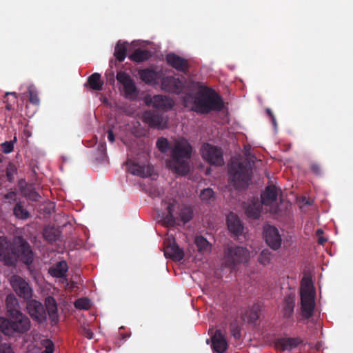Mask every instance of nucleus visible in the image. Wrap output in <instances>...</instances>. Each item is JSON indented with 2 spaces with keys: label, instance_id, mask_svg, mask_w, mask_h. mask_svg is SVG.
I'll use <instances>...</instances> for the list:
<instances>
[{
  "label": "nucleus",
  "instance_id": "5fc2aeb1",
  "mask_svg": "<svg viewBox=\"0 0 353 353\" xmlns=\"http://www.w3.org/2000/svg\"><path fill=\"white\" fill-rule=\"evenodd\" d=\"M39 197H40L39 194L37 192H34L32 193V196H31L30 198L33 201H37Z\"/></svg>",
  "mask_w": 353,
  "mask_h": 353
},
{
  "label": "nucleus",
  "instance_id": "cd10ccee",
  "mask_svg": "<svg viewBox=\"0 0 353 353\" xmlns=\"http://www.w3.org/2000/svg\"><path fill=\"white\" fill-rule=\"evenodd\" d=\"M128 45L126 41H119L115 47L114 55L119 62L123 61L126 57Z\"/></svg>",
  "mask_w": 353,
  "mask_h": 353
},
{
  "label": "nucleus",
  "instance_id": "6e6d98bb",
  "mask_svg": "<svg viewBox=\"0 0 353 353\" xmlns=\"http://www.w3.org/2000/svg\"><path fill=\"white\" fill-rule=\"evenodd\" d=\"M12 95L14 97V99L16 100L17 99V93L16 92H6V94H5V97L8 96V95Z\"/></svg>",
  "mask_w": 353,
  "mask_h": 353
},
{
  "label": "nucleus",
  "instance_id": "c03bdc74",
  "mask_svg": "<svg viewBox=\"0 0 353 353\" xmlns=\"http://www.w3.org/2000/svg\"><path fill=\"white\" fill-rule=\"evenodd\" d=\"M214 196V192L211 188L203 190L200 193V198L202 201H208Z\"/></svg>",
  "mask_w": 353,
  "mask_h": 353
},
{
  "label": "nucleus",
  "instance_id": "7ed1b4c3",
  "mask_svg": "<svg viewBox=\"0 0 353 353\" xmlns=\"http://www.w3.org/2000/svg\"><path fill=\"white\" fill-rule=\"evenodd\" d=\"M224 107L221 97L212 88L201 87L193 97L192 110L199 114L221 111Z\"/></svg>",
  "mask_w": 353,
  "mask_h": 353
},
{
  "label": "nucleus",
  "instance_id": "a211bd4d",
  "mask_svg": "<svg viewBox=\"0 0 353 353\" xmlns=\"http://www.w3.org/2000/svg\"><path fill=\"white\" fill-rule=\"evenodd\" d=\"M165 59L169 65L178 71L185 72L188 69V61L174 53L167 54Z\"/></svg>",
  "mask_w": 353,
  "mask_h": 353
},
{
  "label": "nucleus",
  "instance_id": "37998d69",
  "mask_svg": "<svg viewBox=\"0 0 353 353\" xmlns=\"http://www.w3.org/2000/svg\"><path fill=\"white\" fill-rule=\"evenodd\" d=\"M231 334L234 339H239L241 337V327L236 322H232L230 325Z\"/></svg>",
  "mask_w": 353,
  "mask_h": 353
},
{
  "label": "nucleus",
  "instance_id": "39448f33",
  "mask_svg": "<svg viewBox=\"0 0 353 353\" xmlns=\"http://www.w3.org/2000/svg\"><path fill=\"white\" fill-rule=\"evenodd\" d=\"M252 174L250 163L248 159H232L228 165V175L230 183L236 189H245L252 179Z\"/></svg>",
  "mask_w": 353,
  "mask_h": 353
},
{
  "label": "nucleus",
  "instance_id": "c756f323",
  "mask_svg": "<svg viewBox=\"0 0 353 353\" xmlns=\"http://www.w3.org/2000/svg\"><path fill=\"white\" fill-rule=\"evenodd\" d=\"M174 207L175 202L173 201L169 203L166 208L167 214L163 218V221L168 226H174L176 224V218L174 216Z\"/></svg>",
  "mask_w": 353,
  "mask_h": 353
},
{
  "label": "nucleus",
  "instance_id": "7c9ffc66",
  "mask_svg": "<svg viewBox=\"0 0 353 353\" xmlns=\"http://www.w3.org/2000/svg\"><path fill=\"white\" fill-rule=\"evenodd\" d=\"M194 242L199 252L203 254L210 252L211 244L203 236H196Z\"/></svg>",
  "mask_w": 353,
  "mask_h": 353
},
{
  "label": "nucleus",
  "instance_id": "de8ad7c7",
  "mask_svg": "<svg viewBox=\"0 0 353 353\" xmlns=\"http://www.w3.org/2000/svg\"><path fill=\"white\" fill-rule=\"evenodd\" d=\"M0 353H14L11 344L9 343H4L3 345L0 347Z\"/></svg>",
  "mask_w": 353,
  "mask_h": 353
},
{
  "label": "nucleus",
  "instance_id": "f257e3e1",
  "mask_svg": "<svg viewBox=\"0 0 353 353\" xmlns=\"http://www.w3.org/2000/svg\"><path fill=\"white\" fill-rule=\"evenodd\" d=\"M20 260L27 265L32 263L34 253L29 243L22 236H17L12 242L6 236H0V261L6 266H15Z\"/></svg>",
  "mask_w": 353,
  "mask_h": 353
},
{
  "label": "nucleus",
  "instance_id": "09e8293b",
  "mask_svg": "<svg viewBox=\"0 0 353 353\" xmlns=\"http://www.w3.org/2000/svg\"><path fill=\"white\" fill-rule=\"evenodd\" d=\"M4 199L10 202L15 201L17 200V192L15 191H10L4 195Z\"/></svg>",
  "mask_w": 353,
  "mask_h": 353
},
{
  "label": "nucleus",
  "instance_id": "8fccbe9b",
  "mask_svg": "<svg viewBox=\"0 0 353 353\" xmlns=\"http://www.w3.org/2000/svg\"><path fill=\"white\" fill-rule=\"evenodd\" d=\"M82 334L88 339H92L94 337V333L90 328L83 327L82 330Z\"/></svg>",
  "mask_w": 353,
  "mask_h": 353
},
{
  "label": "nucleus",
  "instance_id": "1a4fd4ad",
  "mask_svg": "<svg viewBox=\"0 0 353 353\" xmlns=\"http://www.w3.org/2000/svg\"><path fill=\"white\" fill-rule=\"evenodd\" d=\"M307 287L301 292V312L304 319H309L313 316L315 307L314 294L309 289V285Z\"/></svg>",
  "mask_w": 353,
  "mask_h": 353
},
{
  "label": "nucleus",
  "instance_id": "0eeeda50",
  "mask_svg": "<svg viewBox=\"0 0 353 353\" xmlns=\"http://www.w3.org/2000/svg\"><path fill=\"white\" fill-rule=\"evenodd\" d=\"M250 257L249 250L241 246H231L225 251L226 266L234 268L237 264L246 262Z\"/></svg>",
  "mask_w": 353,
  "mask_h": 353
},
{
  "label": "nucleus",
  "instance_id": "603ef678",
  "mask_svg": "<svg viewBox=\"0 0 353 353\" xmlns=\"http://www.w3.org/2000/svg\"><path fill=\"white\" fill-rule=\"evenodd\" d=\"M266 112L268 113V114L270 117L271 121H272L273 125L274 126V128H276L277 123H276V118H275L273 112H272V110L270 108H268L266 110Z\"/></svg>",
  "mask_w": 353,
  "mask_h": 353
},
{
  "label": "nucleus",
  "instance_id": "ea45409f",
  "mask_svg": "<svg viewBox=\"0 0 353 353\" xmlns=\"http://www.w3.org/2000/svg\"><path fill=\"white\" fill-rule=\"evenodd\" d=\"M260 306L259 304H254L250 310L249 319L250 322H255L260 315Z\"/></svg>",
  "mask_w": 353,
  "mask_h": 353
},
{
  "label": "nucleus",
  "instance_id": "49530a36",
  "mask_svg": "<svg viewBox=\"0 0 353 353\" xmlns=\"http://www.w3.org/2000/svg\"><path fill=\"white\" fill-rule=\"evenodd\" d=\"M311 171L316 175H321L322 172L321 165L315 162H313L310 164Z\"/></svg>",
  "mask_w": 353,
  "mask_h": 353
},
{
  "label": "nucleus",
  "instance_id": "4c0bfd02",
  "mask_svg": "<svg viewBox=\"0 0 353 353\" xmlns=\"http://www.w3.org/2000/svg\"><path fill=\"white\" fill-rule=\"evenodd\" d=\"M90 305V301L88 298H80L74 302V307L79 310H88Z\"/></svg>",
  "mask_w": 353,
  "mask_h": 353
},
{
  "label": "nucleus",
  "instance_id": "2f4dec72",
  "mask_svg": "<svg viewBox=\"0 0 353 353\" xmlns=\"http://www.w3.org/2000/svg\"><path fill=\"white\" fill-rule=\"evenodd\" d=\"M14 215L20 219H27L30 217L29 212L24 208L23 203L19 201L16 203L13 209Z\"/></svg>",
  "mask_w": 353,
  "mask_h": 353
},
{
  "label": "nucleus",
  "instance_id": "6e6552de",
  "mask_svg": "<svg viewBox=\"0 0 353 353\" xmlns=\"http://www.w3.org/2000/svg\"><path fill=\"white\" fill-rule=\"evenodd\" d=\"M202 158L211 165L221 166L223 165L224 160L221 148L210 143H203L201 148Z\"/></svg>",
  "mask_w": 353,
  "mask_h": 353
},
{
  "label": "nucleus",
  "instance_id": "9d476101",
  "mask_svg": "<svg viewBox=\"0 0 353 353\" xmlns=\"http://www.w3.org/2000/svg\"><path fill=\"white\" fill-rule=\"evenodd\" d=\"M143 121L150 128L165 129L168 125V118L157 110H146L142 117Z\"/></svg>",
  "mask_w": 353,
  "mask_h": 353
},
{
  "label": "nucleus",
  "instance_id": "f8f14e48",
  "mask_svg": "<svg viewBox=\"0 0 353 353\" xmlns=\"http://www.w3.org/2000/svg\"><path fill=\"white\" fill-rule=\"evenodd\" d=\"M164 254L166 258L179 261L184 256L183 250L176 244L174 237H168L164 241Z\"/></svg>",
  "mask_w": 353,
  "mask_h": 353
},
{
  "label": "nucleus",
  "instance_id": "13d9d810",
  "mask_svg": "<svg viewBox=\"0 0 353 353\" xmlns=\"http://www.w3.org/2000/svg\"><path fill=\"white\" fill-rule=\"evenodd\" d=\"M6 108L7 110H11L12 109V105L10 103H7V104L6 105Z\"/></svg>",
  "mask_w": 353,
  "mask_h": 353
},
{
  "label": "nucleus",
  "instance_id": "864d4df0",
  "mask_svg": "<svg viewBox=\"0 0 353 353\" xmlns=\"http://www.w3.org/2000/svg\"><path fill=\"white\" fill-rule=\"evenodd\" d=\"M108 139L111 143H113L114 141V134L113 130L111 129H109L108 130Z\"/></svg>",
  "mask_w": 353,
  "mask_h": 353
},
{
  "label": "nucleus",
  "instance_id": "4468645a",
  "mask_svg": "<svg viewBox=\"0 0 353 353\" xmlns=\"http://www.w3.org/2000/svg\"><path fill=\"white\" fill-rule=\"evenodd\" d=\"M303 343V340L299 337H290V336H284L279 338L276 343L275 346L277 350L279 351L285 352H290L294 349L298 347L300 345Z\"/></svg>",
  "mask_w": 353,
  "mask_h": 353
},
{
  "label": "nucleus",
  "instance_id": "3c124183",
  "mask_svg": "<svg viewBox=\"0 0 353 353\" xmlns=\"http://www.w3.org/2000/svg\"><path fill=\"white\" fill-rule=\"evenodd\" d=\"M54 352V344L52 341H48L46 345L45 350L41 353H53Z\"/></svg>",
  "mask_w": 353,
  "mask_h": 353
},
{
  "label": "nucleus",
  "instance_id": "a878e982",
  "mask_svg": "<svg viewBox=\"0 0 353 353\" xmlns=\"http://www.w3.org/2000/svg\"><path fill=\"white\" fill-rule=\"evenodd\" d=\"M295 306V299L294 296L289 295L285 298L283 314V317L285 319H290L294 312V308Z\"/></svg>",
  "mask_w": 353,
  "mask_h": 353
},
{
  "label": "nucleus",
  "instance_id": "9b49d317",
  "mask_svg": "<svg viewBox=\"0 0 353 353\" xmlns=\"http://www.w3.org/2000/svg\"><path fill=\"white\" fill-rule=\"evenodd\" d=\"M11 285L20 297H22L26 301L32 299V289L29 283L22 277L18 275H14L10 279Z\"/></svg>",
  "mask_w": 353,
  "mask_h": 353
},
{
  "label": "nucleus",
  "instance_id": "f704fd0d",
  "mask_svg": "<svg viewBox=\"0 0 353 353\" xmlns=\"http://www.w3.org/2000/svg\"><path fill=\"white\" fill-rule=\"evenodd\" d=\"M28 90L29 94V101L34 105H39L40 100L35 86L30 85L28 86Z\"/></svg>",
  "mask_w": 353,
  "mask_h": 353
},
{
  "label": "nucleus",
  "instance_id": "e433bc0d",
  "mask_svg": "<svg viewBox=\"0 0 353 353\" xmlns=\"http://www.w3.org/2000/svg\"><path fill=\"white\" fill-rule=\"evenodd\" d=\"M17 137L14 136V139L10 141H5L1 144V148L4 154H9L14 150V145L17 142Z\"/></svg>",
  "mask_w": 353,
  "mask_h": 353
},
{
  "label": "nucleus",
  "instance_id": "72a5a7b5",
  "mask_svg": "<svg viewBox=\"0 0 353 353\" xmlns=\"http://www.w3.org/2000/svg\"><path fill=\"white\" fill-rule=\"evenodd\" d=\"M125 97L131 98L137 94V89L133 80L123 85Z\"/></svg>",
  "mask_w": 353,
  "mask_h": 353
},
{
  "label": "nucleus",
  "instance_id": "412c9836",
  "mask_svg": "<svg viewBox=\"0 0 353 353\" xmlns=\"http://www.w3.org/2000/svg\"><path fill=\"white\" fill-rule=\"evenodd\" d=\"M278 196L277 188L275 185H269L266 187L264 192L261 194V204L270 205L276 201Z\"/></svg>",
  "mask_w": 353,
  "mask_h": 353
},
{
  "label": "nucleus",
  "instance_id": "79ce46f5",
  "mask_svg": "<svg viewBox=\"0 0 353 353\" xmlns=\"http://www.w3.org/2000/svg\"><path fill=\"white\" fill-rule=\"evenodd\" d=\"M271 252L269 250H263L259 256L260 263L266 265L270 262Z\"/></svg>",
  "mask_w": 353,
  "mask_h": 353
},
{
  "label": "nucleus",
  "instance_id": "a18cd8bd",
  "mask_svg": "<svg viewBox=\"0 0 353 353\" xmlns=\"http://www.w3.org/2000/svg\"><path fill=\"white\" fill-rule=\"evenodd\" d=\"M16 168L14 165L10 164L6 170V175L8 181L12 182L14 179V174Z\"/></svg>",
  "mask_w": 353,
  "mask_h": 353
},
{
  "label": "nucleus",
  "instance_id": "423d86ee",
  "mask_svg": "<svg viewBox=\"0 0 353 353\" xmlns=\"http://www.w3.org/2000/svg\"><path fill=\"white\" fill-rule=\"evenodd\" d=\"M8 317L0 318V329L3 334L13 336L16 334L26 333L30 329V321L23 313Z\"/></svg>",
  "mask_w": 353,
  "mask_h": 353
},
{
  "label": "nucleus",
  "instance_id": "c9c22d12",
  "mask_svg": "<svg viewBox=\"0 0 353 353\" xmlns=\"http://www.w3.org/2000/svg\"><path fill=\"white\" fill-rule=\"evenodd\" d=\"M179 216L181 221L185 224L192 219V210L188 207L183 208L180 211Z\"/></svg>",
  "mask_w": 353,
  "mask_h": 353
},
{
  "label": "nucleus",
  "instance_id": "473e14b6",
  "mask_svg": "<svg viewBox=\"0 0 353 353\" xmlns=\"http://www.w3.org/2000/svg\"><path fill=\"white\" fill-rule=\"evenodd\" d=\"M140 79L145 83H151L156 79V72L151 69H143L139 71Z\"/></svg>",
  "mask_w": 353,
  "mask_h": 353
},
{
  "label": "nucleus",
  "instance_id": "bf43d9fd",
  "mask_svg": "<svg viewBox=\"0 0 353 353\" xmlns=\"http://www.w3.org/2000/svg\"><path fill=\"white\" fill-rule=\"evenodd\" d=\"M189 97H192V96L190 94H187L185 97H184V102L185 103H187L188 102V99Z\"/></svg>",
  "mask_w": 353,
  "mask_h": 353
},
{
  "label": "nucleus",
  "instance_id": "f3484780",
  "mask_svg": "<svg viewBox=\"0 0 353 353\" xmlns=\"http://www.w3.org/2000/svg\"><path fill=\"white\" fill-rule=\"evenodd\" d=\"M227 224L230 232L236 236L243 233L244 227L239 217L233 212H230L227 217Z\"/></svg>",
  "mask_w": 353,
  "mask_h": 353
},
{
  "label": "nucleus",
  "instance_id": "6ab92c4d",
  "mask_svg": "<svg viewBox=\"0 0 353 353\" xmlns=\"http://www.w3.org/2000/svg\"><path fill=\"white\" fill-rule=\"evenodd\" d=\"M148 103L155 108L162 110L170 109L173 106V101L169 97L161 94L153 96L150 101H148Z\"/></svg>",
  "mask_w": 353,
  "mask_h": 353
},
{
  "label": "nucleus",
  "instance_id": "c85d7f7f",
  "mask_svg": "<svg viewBox=\"0 0 353 353\" xmlns=\"http://www.w3.org/2000/svg\"><path fill=\"white\" fill-rule=\"evenodd\" d=\"M59 236V231L54 227H46L43 229V236L50 243L54 242Z\"/></svg>",
  "mask_w": 353,
  "mask_h": 353
},
{
  "label": "nucleus",
  "instance_id": "4be33fe9",
  "mask_svg": "<svg viewBox=\"0 0 353 353\" xmlns=\"http://www.w3.org/2000/svg\"><path fill=\"white\" fill-rule=\"evenodd\" d=\"M6 306L8 316L22 313L20 311V306L18 300L16 296L13 294H10L6 296Z\"/></svg>",
  "mask_w": 353,
  "mask_h": 353
},
{
  "label": "nucleus",
  "instance_id": "680f3d73",
  "mask_svg": "<svg viewBox=\"0 0 353 353\" xmlns=\"http://www.w3.org/2000/svg\"><path fill=\"white\" fill-rule=\"evenodd\" d=\"M305 203L307 204V205H311V202L309 201H307Z\"/></svg>",
  "mask_w": 353,
  "mask_h": 353
},
{
  "label": "nucleus",
  "instance_id": "a19ab883",
  "mask_svg": "<svg viewBox=\"0 0 353 353\" xmlns=\"http://www.w3.org/2000/svg\"><path fill=\"white\" fill-rule=\"evenodd\" d=\"M116 78L118 82L122 85H124L132 80L130 76L123 71L118 72Z\"/></svg>",
  "mask_w": 353,
  "mask_h": 353
},
{
  "label": "nucleus",
  "instance_id": "f03ea898",
  "mask_svg": "<svg viewBox=\"0 0 353 353\" xmlns=\"http://www.w3.org/2000/svg\"><path fill=\"white\" fill-rule=\"evenodd\" d=\"M192 153V146L188 140L182 139L176 141L170 150V158L166 161L167 167L179 175L188 174Z\"/></svg>",
  "mask_w": 353,
  "mask_h": 353
},
{
  "label": "nucleus",
  "instance_id": "20e7f679",
  "mask_svg": "<svg viewBox=\"0 0 353 353\" xmlns=\"http://www.w3.org/2000/svg\"><path fill=\"white\" fill-rule=\"evenodd\" d=\"M43 305L34 299L27 301L26 308L30 316L39 323L46 320V311L52 325L59 322L58 310L56 300L52 296H48Z\"/></svg>",
  "mask_w": 353,
  "mask_h": 353
},
{
  "label": "nucleus",
  "instance_id": "393cba45",
  "mask_svg": "<svg viewBox=\"0 0 353 353\" xmlns=\"http://www.w3.org/2000/svg\"><path fill=\"white\" fill-rule=\"evenodd\" d=\"M101 76L99 73L95 72L88 77L87 83L85 85H88L89 87L94 90H101L103 85V81L101 80Z\"/></svg>",
  "mask_w": 353,
  "mask_h": 353
},
{
  "label": "nucleus",
  "instance_id": "dca6fc26",
  "mask_svg": "<svg viewBox=\"0 0 353 353\" xmlns=\"http://www.w3.org/2000/svg\"><path fill=\"white\" fill-rule=\"evenodd\" d=\"M212 348L216 353H224L228 349V341L221 330H216L211 338Z\"/></svg>",
  "mask_w": 353,
  "mask_h": 353
},
{
  "label": "nucleus",
  "instance_id": "aec40b11",
  "mask_svg": "<svg viewBox=\"0 0 353 353\" xmlns=\"http://www.w3.org/2000/svg\"><path fill=\"white\" fill-rule=\"evenodd\" d=\"M153 169L150 165H140L135 163L128 165V172L132 174L142 178L148 177L152 175Z\"/></svg>",
  "mask_w": 353,
  "mask_h": 353
},
{
  "label": "nucleus",
  "instance_id": "2eb2a0df",
  "mask_svg": "<svg viewBox=\"0 0 353 353\" xmlns=\"http://www.w3.org/2000/svg\"><path fill=\"white\" fill-rule=\"evenodd\" d=\"M265 239L267 244L273 250H277L281 244V238L276 228L268 225L264 230Z\"/></svg>",
  "mask_w": 353,
  "mask_h": 353
},
{
  "label": "nucleus",
  "instance_id": "58836bf2",
  "mask_svg": "<svg viewBox=\"0 0 353 353\" xmlns=\"http://www.w3.org/2000/svg\"><path fill=\"white\" fill-rule=\"evenodd\" d=\"M156 145L159 150L162 153H165L170 148L168 139L163 137L159 138Z\"/></svg>",
  "mask_w": 353,
  "mask_h": 353
},
{
  "label": "nucleus",
  "instance_id": "ddd939ff",
  "mask_svg": "<svg viewBox=\"0 0 353 353\" xmlns=\"http://www.w3.org/2000/svg\"><path fill=\"white\" fill-rule=\"evenodd\" d=\"M161 85L165 92L176 94H181L185 88L184 81L174 77L163 78Z\"/></svg>",
  "mask_w": 353,
  "mask_h": 353
},
{
  "label": "nucleus",
  "instance_id": "b1692460",
  "mask_svg": "<svg viewBox=\"0 0 353 353\" xmlns=\"http://www.w3.org/2000/svg\"><path fill=\"white\" fill-rule=\"evenodd\" d=\"M68 270V265L65 261H61L49 269V273L54 277L63 278Z\"/></svg>",
  "mask_w": 353,
  "mask_h": 353
},
{
  "label": "nucleus",
  "instance_id": "5701e85b",
  "mask_svg": "<svg viewBox=\"0 0 353 353\" xmlns=\"http://www.w3.org/2000/svg\"><path fill=\"white\" fill-rule=\"evenodd\" d=\"M262 204L259 201H252L245 207V212L248 218L258 219L261 216Z\"/></svg>",
  "mask_w": 353,
  "mask_h": 353
},
{
  "label": "nucleus",
  "instance_id": "4d7b16f0",
  "mask_svg": "<svg viewBox=\"0 0 353 353\" xmlns=\"http://www.w3.org/2000/svg\"><path fill=\"white\" fill-rule=\"evenodd\" d=\"M326 241L327 239L323 237H321L319 239V243L321 245H323Z\"/></svg>",
  "mask_w": 353,
  "mask_h": 353
},
{
  "label": "nucleus",
  "instance_id": "052dcab7",
  "mask_svg": "<svg viewBox=\"0 0 353 353\" xmlns=\"http://www.w3.org/2000/svg\"><path fill=\"white\" fill-rule=\"evenodd\" d=\"M3 159H2V155L0 154V163L2 162Z\"/></svg>",
  "mask_w": 353,
  "mask_h": 353
},
{
  "label": "nucleus",
  "instance_id": "bb28decb",
  "mask_svg": "<svg viewBox=\"0 0 353 353\" xmlns=\"http://www.w3.org/2000/svg\"><path fill=\"white\" fill-rule=\"evenodd\" d=\"M152 56L151 52L148 50L138 48L129 56V59L137 63H141L148 60Z\"/></svg>",
  "mask_w": 353,
  "mask_h": 353
}]
</instances>
